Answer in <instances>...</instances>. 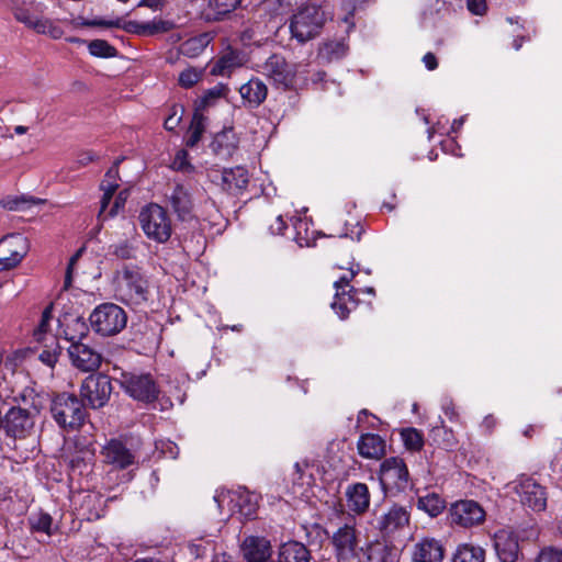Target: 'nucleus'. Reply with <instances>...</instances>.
Wrapping results in <instances>:
<instances>
[{
	"mask_svg": "<svg viewBox=\"0 0 562 562\" xmlns=\"http://www.w3.org/2000/svg\"><path fill=\"white\" fill-rule=\"evenodd\" d=\"M47 394L34 386H25L19 392L18 405L2 415L1 429L13 440H23L34 432L36 419L44 409Z\"/></svg>",
	"mask_w": 562,
	"mask_h": 562,
	"instance_id": "1",
	"label": "nucleus"
},
{
	"mask_svg": "<svg viewBox=\"0 0 562 562\" xmlns=\"http://www.w3.org/2000/svg\"><path fill=\"white\" fill-rule=\"evenodd\" d=\"M261 74L283 91L299 90L306 86L307 78L303 65L289 63L282 55H271L262 65Z\"/></svg>",
	"mask_w": 562,
	"mask_h": 562,
	"instance_id": "2",
	"label": "nucleus"
},
{
	"mask_svg": "<svg viewBox=\"0 0 562 562\" xmlns=\"http://www.w3.org/2000/svg\"><path fill=\"white\" fill-rule=\"evenodd\" d=\"M116 297L134 308L145 306L150 299L148 278L138 267L125 266L117 272Z\"/></svg>",
	"mask_w": 562,
	"mask_h": 562,
	"instance_id": "3",
	"label": "nucleus"
},
{
	"mask_svg": "<svg viewBox=\"0 0 562 562\" xmlns=\"http://www.w3.org/2000/svg\"><path fill=\"white\" fill-rule=\"evenodd\" d=\"M74 325L78 327V334H71L69 329L65 331V339L70 341L68 355L71 364L82 372H93L101 366L102 356L99 351L81 341L88 334L86 322L82 318H78L74 322Z\"/></svg>",
	"mask_w": 562,
	"mask_h": 562,
	"instance_id": "4",
	"label": "nucleus"
},
{
	"mask_svg": "<svg viewBox=\"0 0 562 562\" xmlns=\"http://www.w3.org/2000/svg\"><path fill=\"white\" fill-rule=\"evenodd\" d=\"M50 414L55 423L67 431L78 430L87 417L82 401L69 393L57 394L52 400Z\"/></svg>",
	"mask_w": 562,
	"mask_h": 562,
	"instance_id": "5",
	"label": "nucleus"
},
{
	"mask_svg": "<svg viewBox=\"0 0 562 562\" xmlns=\"http://www.w3.org/2000/svg\"><path fill=\"white\" fill-rule=\"evenodd\" d=\"M325 20V11L319 4H305L292 16L291 34L300 43H305L319 34Z\"/></svg>",
	"mask_w": 562,
	"mask_h": 562,
	"instance_id": "6",
	"label": "nucleus"
},
{
	"mask_svg": "<svg viewBox=\"0 0 562 562\" xmlns=\"http://www.w3.org/2000/svg\"><path fill=\"white\" fill-rule=\"evenodd\" d=\"M91 328L100 336L110 337L122 331L127 324L125 311L114 303L98 305L89 317Z\"/></svg>",
	"mask_w": 562,
	"mask_h": 562,
	"instance_id": "7",
	"label": "nucleus"
},
{
	"mask_svg": "<svg viewBox=\"0 0 562 562\" xmlns=\"http://www.w3.org/2000/svg\"><path fill=\"white\" fill-rule=\"evenodd\" d=\"M138 220L144 234L149 239L165 244L171 237V220L162 206L156 203L146 205L142 209Z\"/></svg>",
	"mask_w": 562,
	"mask_h": 562,
	"instance_id": "8",
	"label": "nucleus"
},
{
	"mask_svg": "<svg viewBox=\"0 0 562 562\" xmlns=\"http://www.w3.org/2000/svg\"><path fill=\"white\" fill-rule=\"evenodd\" d=\"M44 5L41 3L23 1L13 8V15L16 21L23 23L38 34H46L57 40L64 35V31L53 20L44 16L34 15L33 12H43Z\"/></svg>",
	"mask_w": 562,
	"mask_h": 562,
	"instance_id": "9",
	"label": "nucleus"
},
{
	"mask_svg": "<svg viewBox=\"0 0 562 562\" xmlns=\"http://www.w3.org/2000/svg\"><path fill=\"white\" fill-rule=\"evenodd\" d=\"M522 533L519 537L512 529H501L494 533L493 544L501 562H517L520 555L519 540L536 541L539 537V531L533 527L524 529Z\"/></svg>",
	"mask_w": 562,
	"mask_h": 562,
	"instance_id": "10",
	"label": "nucleus"
},
{
	"mask_svg": "<svg viewBox=\"0 0 562 562\" xmlns=\"http://www.w3.org/2000/svg\"><path fill=\"white\" fill-rule=\"evenodd\" d=\"M119 383L132 398L146 404L158 398L159 389L149 373L122 372Z\"/></svg>",
	"mask_w": 562,
	"mask_h": 562,
	"instance_id": "11",
	"label": "nucleus"
},
{
	"mask_svg": "<svg viewBox=\"0 0 562 562\" xmlns=\"http://www.w3.org/2000/svg\"><path fill=\"white\" fill-rule=\"evenodd\" d=\"M379 480L384 492H403L411 486L406 463L402 458L390 457L380 465Z\"/></svg>",
	"mask_w": 562,
	"mask_h": 562,
	"instance_id": "12",
	"label": "nucleus"
},
{
	"mask_svg": "<svg viewBox=\"0 0 562 562\" xmlns=\"http://www.w3.org/2000/svg\"><path fill=\"white\" fill-rule=\"evenodd\" d=\"M112 390V383L108 375L90 374L80 386L81 401L93 409L101 408L109 402Z\"/></svg>",
	"mask_w": 562,
	"mask_h": 562,
	"instance_id": "13",
	"label": "nucleus"
},
{
	"mask_svg": "<svg viewBox=\"0 0 562 562\" xmlns=\"http://www.w3.org/2000/svg\"><path fill=\"white\" fill-rule=\"evenodd\" d=\"M359 533L353 525L345 524L331 537V544L338 562H356L360 549Z\"/></svg>",
	"mask_w": 562,
	"mask_h": 562,
	"instance_id": "14",
	"label": "nucleus"
},
{
	"mask_svg": "<svg viewBox=\"0 0 562 562\" xmlns=\"http://www.w3.org/2000/svg\"><path fill=\"white\" fill-rule=\"evenodd\" d=\"M30 250V241L22 234L5 235L0 239V271L18 267Z\"/></svg>",
	"mask_w": 562,
	"mask_h": 562,
	"instance_id": "15",
	"label": "nucleus"
},
{
	"mask_svg": "<svg viewBox=\"0 0 562 562\" xmlns=\"http://www.w3.org/2000/svg\"><path fill=\"white\" fill-rule=\"evenodd\" d=\"M214 501L220 508L224 502H227L232 514H239L245 518L252 517L257 510L256 495L241 487L236 491H217L214 495Z\"/></svg>",
	"mask_w": 562,
	"mask_h": 562,
	"instance_id": "16",
	"label": "nucleus"
},
{
	"mask_svg": "<svg viewBox=\"0 0 562 562\" xmlns=\"http://www.w3.org/2000/svg\"><path fill=\"white\" fill-rule=\"evenodd\" d=\"M450 517L453 524L468 528L482 524L485 512L477 502L465 499L451 506Z\"/></svg>",
	"mask_w": 562,
	"mask_h": 562,
	"instance_id": "17",
	"label": "nucleus"
},
{
	"mask_svg": "<svg viewBox=\"0 0 562 562\" xmlns=\"http://www.w3.org/2000/svg\"><path fill=\"white\" fill-rule=\"evenodd\" d=\"M522 505L533 512H543L547 507V493L543 486L531 477L521 479L516 487Z\"/></svg>",
	"mask_w": 562,
	"mask_h": 562,
	"instance_id": "18",
	"label": "nucleus"
},
{
	"mask_svg": "<svg viewBox=\"0 0 562 562\" xmlns=\"http://www.w3.org/2000/svg\"><path fill=\"white\" fill-rule=\"evenodd\" d=\"M168 203L179 221H191L199 218L194 213V204L191 193L183 184H177L168 195Z\"/></svg>",
	"mask_w": 562,
	"mask_h": 562,
	"instance_id": "19",
	"label": "nucleus"
},
{
	"mask_svg": "<svg viewBox=\"0 0 562 562\" xmlns=\"http://www.w3.org/2000/svg\"><path fill=\"white\" fill-rule=\"evenodd\" d=\"M240 551L246 562H273L271 560V543L265 537L247 536Z\"/></svg>",
	"mask_w": 562,
	"mask_h": 562,
	"instance_id": "20",
	"label": "nucleus"
},
{
	"mask_svg": "<svg viewBox=\"0 0 562 562\" xmlns=\"http://www.w3.org/2000/svg\"><path fill=\"white\" fill-rule=\"evenodd\" d=\"M411 513L404 506L393 505L387 513L382 515L379 520V529L384 535H392L408 526Z\"/></svg>",
	"mask_w": 562,
	"mask_h": 562,
	"instance_id": "21",
	"label": "nucleus"
},
{
	"mask_svg": "<svg viewBox=\"0 0 562 562\" xmlns=\"http://www.w3.org/2000/svg\"><path fill=\"white\" fill-rule=\"evenodd\" d=\"M102 454L106 463L117 469H126L135 462V456L131 450L122 441L116 439L110 440L103 447Z\"/></svg>",
	"mask_w": 562,
	"mask_h": 562,
	"instance_id": "22",
	"label": "nucleus"
},
{
	"mask_svg": "<svg viewBox=\"0 0 562 562\" xmlns=\"http://www.w3.org/2000/svg\"><path fill=\"white\" fill-rule=\"evenodd\" d=\"M443 547L434 538H423L418 541L413 551V562H442Z\"/></svg>",
	"mask_w": 562,
	"mask_h": 562,
	"instance_id": "23",
	"label": "nucleus"
},
{
	"mask_svg": "<svg viewBox=\"0 0 562 562\" xmlns=\"http://www.w3.org/2000/svg\"><path fill=\"white\" fill-rule=\"evenodd\" d=\"M347 507L355 514H363L370 506V492L364 483H353L347 486L346 492Z\"/></svg>",
	"mask_w": 562,
	"mask_h": 562,
	"instance_id": "24",
	"label": "nucleus"
},
{
	"mask_svg": "<svg viewBox=\"0 0 562 562\" xmlns=\"http://www.w3.org/2000/svg\"><path fill=\"white\" fill-rule=\"evenodd\" d=\"M359 454L366 459H381L385 454V440L375 434L361 435L358 440Z\"/></svg>",
	"mask_w": 562,
	"mask_h": 562,
	"instance_id": "25",
	"label": "nucleus"
},
{
	"mask_svg": "<svg viewBox=\"0 0 562 562\" xmlns=\"http://www.w3.org/2000/svg\"><path fill=\"white\" fill-rule=\"evenodd\" d=\"M249 178L248 172L243 167L224 169L221 175V186L223 190L229 193H238L246 189Z\"/></svg>",
	"mask_w": 562,
	"mask_h": 562,
	"instance_id": "26",
	"label": "nucleus"
},
{
	"mask_svg": "<svg viewBox=\"0 0 562 562\" xmlns=\"http://www.w3.org/2000/svg\"><path fill=\"white\" fill-rule=\"evenodd\" d=\"M238 138L233 128H226L217 133L212 143L211 148L215 155L221 158H229L237 149Z\"/></svg>",
	"mask_w": 562,
	"mask_h": 562,
	"instance_id": "27",
	"label": "nucleus"
},
{
	"mask_svg": "<svg viewBox=\"0 0 562 562\" xmlns=\"http://www.w3.org/2000/svg\"><path fill=\"white\" fill-rule=\"evenodd\" d=\"M239 93L249 105L257 108L267 99L268 88L259 78H251L239 88Z\"/></svg>",
	"mask_w": 562,
	"mask_h": 562,
	"instance_id": "28",
	"label": "nucleus"
},
{
	"mask_svg": "<svg viewBox=\"0 0 562 562\" xmlns=\"http://www.w3.org/2000/svg\"><path fill=\"white\" fill-rule=\"evenodd\" d=\"M307 548L297 541L283 543L279 549L278 562H310Z\"/></svg>",
	"mask_w": 562,
	"mask_h": 562,
	"instance_id": "29",
	"label": "nucleus"
},
{
	"mask_svg": "<svg viewBox=\"0 0 562 562\" xmlns=\"http://www.w3.org/2000/svg\"><path fill=\"white\" fill-rule=\"evenodd\" d=\"M243 65V58L237 50L229 49L224 53L213 65L211 74L214 76L228 77Z\"/></svg>",
	"mask_w": 562,
	"mask_h": 562,
	"instance_id": "30",
	"label": "nucleus"
},
{
	"mask_svg": "<svg viewBox=\"0 0 562 562\" xmlns=\"http://www.w3.org/2000/svg\"><path fill=\"white\" fill-rule=\"evenodd\" d=\"M356 562H393L391 552L386 544L375 541L360 549Z\"/></svg>",
	"mask_w": 562,
	"mask_h": 562,
	"instance_id": "31",
	"label": "nucleus"
},
{
	"mask_svg": "<svg viewBox=\"0 0 562 562\" xmlns=\"http://www.w3.org/2000/svg\"><path fill=\"white\" fill-rule=\"evenodd\" d=\"M356 293L357 290L355 288H350L348 291L336 292L331 303V308L339 316V318H347L351 310L356 308Z\"/></svg>",
	"mask_w": 562,
	"mask_h": 562,
	"instance_id": "32",
	"label": "nucleus"
},
{
	"mask_svg": "<svg viewBox=\"0 0 562 562\" xmlns=\"http://www.w3.org/2000/svg\"><path fill=\"white\" fill-rule=\"evenodd\" d=\"M452 562H485V550L472 543L458 546Z\"/></svg>",
	"mask_w": 562,
	"mask_h": 562,
	"instance_id": "33",
	"label": "nucleus"
},
{
	"mask_svg": "<svg viewBox=\"0 0 562 562\" xmlns=\"http://www.w3.org/2000/svg\"><path fill=\"white\" fill-rule=\"evenodd\" d=\"M211 42V36L207 33H202L196 36L186 40L179 47L183 56L194 58L204 52Z\"/></svg>",
	"mask_w": 562,
	"mask_h": 562,
	"instance_id": "34",
	"label": "nucleus"
},
{
	"mask_svg": "<svg viewBox=\"0 0 562 562\" xmlns=\"http://www.w3.org/2000/svg\"><path fill=\"white\" fill-rule=\"evenodd\" d=\"M417 508L425 512L430 517H437L446 508V502L440 495L428 493L427 495L418 497Z\"/></svg>",
	"mask_w": 562,
	"mask_h": 562,
	"instance_id": "35",
	"label": "nucleus"
},
{
	"mask_svg": "<svg viewBox=\"0 0 562 562\" xmlns=\"http://www.w3.org/2000/svg\"><path fill=\"white\" fill-rule=\"evenodd\" d=\"M207 126V117L202 114V112H194L190 127L188 130V137L186 140V145L188 147H194L201 140L203 133L205 132Z\"/></svg>",
	"mask_w": 562,
	"mask_h": 562,
	"instance_id": "36",
	"label": "nucleus"
},
{
	"mask_svg": "<svg viewBox=\"0 0 562 562\" xmlns=\"http://www.w3.org/2000/svg\"><path fill=\"white\" fill-rule=\"evenodd\" d=\"M228 92V88L224 83H218L213 88L206 90L199 100L196 111L202 112L203 110L212 106L218 101L221 98L225 97Z\"/></svg>",
	"mask_w": 562,
	"mask_h": 562,
	"instance_id": "37",
	"label": "nucleus"
},
{
	"mask_svg": "<svg viewBox=\"0 0 562 562\" xmlns=\"http://www.w3.org/2000/svg\"><path fill=\"white\" fill-rule=\"evenodd\" d=\"M87 24L93 25V26H103V27H117V29H122V30L126 31L127 33L139 35V22L125 21L122 18H116L114 20H103V19L93 20Z\"/></svg>",
	"mask_w": 562,
	"mask_h": 562,
	"instance_id": "38",
	"label": "nucleus"
},
{
	"mask_svg": "<svg viewBox=\"0 0 562 562\" xmlns=\"http://www.w3.org/2000/svg\"><path fill=\"white\" fill-rule=\"evenodd\" d=\"M401 438L403 440L404 447L409 451H420L424 447L423 432L416 428H404L401 431Z\"/></svg>",
	"mask_w": 562,
	"mask_h": 562,
	"instance_id": "39",
	"label": "nucleus"
},
{
	"mask_svg": "<svg viewBox=\"0 0 562 562\" xmlns=\"http://www.w3.org/2000/svg\"><path fill=\"white\" fill-rule=\"evenodd\" d=\"M88 50L92 56L111 58L116 56L117 50L104 40H93L88 44Z\"/></svg>",
	"mask_w": 562,
	"mask_h": 562,
	"instance_id": "40",
	"label": "nucleus"
},
{
	"mask_svg": "<svg viewBox=\"0 0 562 562\" xmlns=\"http://www.w3.org/2000/svg\"><path fill=\"white\" fill-rule=\"evenodd\" d=\"M239 3L240 0H209V8L213 11V19L220 20L232 12Z\"/></svg>",
	"mask_w": 562,
	"mask_h": 562,
	"instance_id": "41",
	"label": "nucleus"
},
{
	"mask_svg": "<svg viewBox=\"0 0 562 562\" xmlns=\"http://www.w3.org/2000/svg\"><path fill=\"white\" fill-rule=\"evenodd\" d=\"M30 524L33 530L44 532L47 536L53 535V518L46 513H40L38 515L30 518Z\"/></svg>",
	"mask_w": 562,
	"mask_h": 562,
	"instance_id": "42",
	"label": "nucleus"
},
{
	"mask_svg": "<svg viewBox=\"0 0 562 562\" xmlns=\"http://www.w3.org/2000/svg\"><path fill=\"white\" fill-rule=\"evenodd\" d=\"M60 355V348L58 346V342L55 337L50 338V345L46 346V349H44L40 355L38 359L46 364L49 368H53Z\"/></svg>",
	"mask_w": 562,
	"mask_h": 562,
	"instance_id": "43",
	"label": "nucleus"
},
{
	"mask_svg": "<svg viewBox=\"0 0 562 562\" xmlns=\"http://www.w3.org/2000/svg\"><path fill=\"white\" fill-rule=\"evenodd\" d=\"M202 76H203V69L189 67L180 72L179 85L186 89L191 88L200 81Z\"/></svg>",
	"mask_w": 562,
	"mask_h": 562,
	"instance_id": "44",
	"label": "nucleus"
},
{
	"mask_svg": "<svg viewBox=\"0 0 562 562\" xmlns=\"http://www.w3.org/2000/svg\"><path fill=\"white\" fill-rule=\"evenodd\" d=\"M371 0H341V8L345 11V16L342 18V21L351 26H353L352 23V16L353 13L358 10L363 8L364 4L369 3Z\"/></svg>",
	"mask_w": 562,
	"mask_h": 562,
	"instance_id": "45",
	"label": "nucleus"
},
{
	"mask_svg": "<svg viewBox=\"0 0 562 562\" xmlns=\"http://www.w3.org/2000/svg\"><path fill=\"white\" fill-rule=\"evenodd\" d=\"M293 226L295 229V235H294L293 239L296 241V244L300 247L310 246L311 238L308 236L307 223L301 218H295L293 221Z\"/></svg>",
	"mask_w": 562,
	"mask_h": 562,
	"instance_id": "46",
	"label": "nucleus"
},
{
	"mask_svg": "<svg viewBox=\"0 0 562 562\" xmlns=\"http://www.w3.org/2000/svg\"><path fill=\"white\" fill-rule=\"evenodd\" d=\"M53 318V308L47 306L44 308L38 326L34 329L33 336L37 341H41L48 330L49 322Z\"/></svg>",
	"mask_w": 562,
	"mask_h": 562,
	"instance_id": "47",
	"label": "nucleus"
},
{
	"mask_svg": "<svg viewBox=\"0 0 562 562\" xmlns=\"http://www.w3.org/2000/svg\"><path fill=\"white\" fill-rule=\"evenodd\" d=\"M172 168L183 172L193 170V166L189 162V154L187 150L180 149L177 151L172 161Z\"/></svg>",
	"mask_w": 562,
	"mask_h": 562,
	"instance_id": "48",
	"label": "nucleus"
},
{
	"mask_svg": "<svg viewBox=\"0 0 562 562\" xmlns=\"http://www.w3.org/2000/svg\"><path fill=\"white\" fill-rule=\"evenodd\" d=\"M535 562H562V550L546 547L539 552Z\"/></svg>",
	"mask_w": 562,
	"mask_h": 562,
	"instance_id": "49",
	"label": "nucleus"
},
{
	"mask_svg": "<svg viewBox=\"0 0 562 562\" xmlns=\"http://www.w3.org/2000/svg\"><path fill=\"white\" fill-rule=\"evenodd\" d=\"M110 251L120 259H131L134 256V249L127 241L111 245Z\"/></svg>",
	"mask_w": 562,
	"mask_h": 562,
	"instance_id": "50",
	"label": "nucleus"
},
{
	"mask_svg": "<svg viewBox=\"0 0 562 562\" xmlns=\"http://www.w3.org/2000/svg\"><path fill=\"white\" fill-rule=\"evenodd\" d=\"M171 114L165 120L164 126L167 131H173L181 122L183 109L179 105L172 106Z\"/></svg>",
	"mask_w": 562,
	"mask_h": 562,
	"instance_id": "51",
	"label": "nucleus"
},
{
	"mask_svg": "<svg viewBox=\"0 0 562 562\" xmlns=\"http://www.w3.org/2000/svg\"><path fill=\"white\" fill-rule=\"evenodd\" d=\"M213 550V543L211 540H199V542H192L189 546V550L191 554H193L195 558H202L206 554L207 550Z\"/></svg>",
	"mask_w": 562,
	"mask_h": 562,
	"instance_id": "52",
	"label": "nucleus"
},
{
	"mask_svg": "<svg viewBox=\"0 0 562 562\" xmlns=\"http://www.w3.org/2000/svg\"><path fill=\"white\" fill-rule=\"evenodd\" d=\"M19 392L15 391L8 382L0 383V400L3 403L12 401L18 404Z\"/></svg>",
	"mask_w": 562,
	"mask_h": 562,
	"instance_id": "53",
	"label": "nucleus"
},
{
	"mask_svg": "<svg viewBox=\"0 0 562 562\" xmlns=\"http://www.w3.org/2000/svg\"><path fill=\"white\" fill-rule=\"evenodd\" d=\"M175 24L171 21L154 19L150 21L151 36L159 33H167L172 30Z\"/></svg>",
	"mask_w": 562,
	"mask_h": 562,
	"instance_id": "54",
	"label": "nucleus"
},
{
	"mask_svg": "<svg viewBox=\"0 0 562 562\" xmlns=\"http://www.w3.org/2000/svg\"><path fill=\"white\" fill-rule=\"evenodd\" d=\"M467 4L469 11L475 15L484 14L487 8L485 0H468Z\"/></svg>",
	"mask_w": 562,
	"mask_h": 562,
	"instance_id": "55",
	"label": "nucleus"
},
{
	"mask_svg": "<svg viewBox=\"0 0 562 562\" xmlns=\"http://www.w3.org/2000/svg\"><path fill=\"white\" fill-rule=\"evenodd\" d=\"M355 276H356V272L353 270H351L350 276H342L339 280H337L334 284L336 292L347 291L346 290L347 288L350 289L351 286L349 285V283L353 279Z\"/></svg>",
	"mask_w": 562,
	"mask_h": 562,
	"instance_id": "56",
	"label": "nucleus"
},
{
	"mask_svg": "<svg viewBox=\"0 0 562 562\" xmlns=\"http://www.w3.org/2000/svg\"><path fill=\"white\" fill-rule=\"evenodd\" d=\"M355 276H356V272L353 270H351L350 276H342L339 280H337L334 284L336 292L347 291L346 290L347 288L350 289L351 286L349 285V283L353 279Z\"/></svg>",
	"mask_w": 562,
	"mask_h": 562,
	"instance_id": "57",
	"label": "nucleus"
},
{
	"mask_svg": "<svg viewBox=\"0 0 562 562\" xmlns=\"http://www.w3.org/2000/svg\"><path fill=\"white\" fill-rule=\"evenodd\" d=\"M30 200H26L24 196L21 198H14V199H7L3 202V206L10 211H16L21 207L22 204L29 202Z\"/></svg>",
	"mask_w": 562,
	"mask_h": 562,
	"instance_id": "58",
	"label": "nucleus"
},
{
	"mask_svg": "<svg viewBox=\"0 0 562 562\" xmlns=\"http://www.w3.org/2000/svg\"><path fill=\"white\" fill-rule=\"evenodd\" d=\"M285 228H286V224H285L282 215H278L274 223L271 224L269 227L272 235H282Z\"/></svg>",
	"mask_w": 562,
	"mask_h": 562,
	"instance_id": "59",
	"label": "nucleus"
},
{
	"mask_svg": "<svg viewBox=\"0 0 562 562\" xmlns=\"http://www.w3.org/2000/svg\"><path fill=\"white\" fill-rule=\"evenodd\" d=\"M442 409H443L445 415L448 416V418L451 422H454L458 419V413H457L456 406L452 403V401H446L442 405Z\"/></svg>",
	"mask_w": 562,
	"mask_h": 562,
	"instance_id": "60",
	"label": "nucleus"
},
{
	"mask_svg": "<svg viewBox=\"0 0 562 562\" xmlns=\"http://www.w3.org/2000/svg\"><path fill=\"white\" fill-rule=\"evenodd\" d=\"M423 63L428 70H435L438 67L437 57L430 52L424 55Z\"/></svg>",
	"mask_w": 562,
	"mask_h": 562,
	"instance_id": "61",
	"label": "nucleus"
},
{
	"mask_svg": "<svg viewBox=\"0 0 562 562\" xmlns=\"http://www.w3.org/2000/svg\"><path fill=\"white\" fill-rule=\"evenodd\" d=\"M326 50L336 54V57L339 58L345 55V45L342 43H330L326 45Z\"/></svg>",
	"mask_w": 562,
	"mask_h": 562,
	"instance_id": "62",
	"label": "nucleus"
},
{
	"mask_svg": "<svg viewBox=\"0 0 562 562\" xmlns=\"http://www.w3.org/2000/svg\"><path fill=\"white\" fill-rule=\"evenodd\" d=\"M81 251L82 250H78L71 258H70V261L68 263V267H67V273H66V278H65V286H68L71 282V269H72V266L75 265V262L78 260V258L80 257L81 255Z\"/></svg>",
	"mask_w": 562,
	"mask_h": 562,
	"instance_id": "63",
	"label": "nucleus"
},
{
	"mask_svg": "<svg viewBox=\"0 0 562 562\" xmlns=\"http://www.w3.org/2000/svg\"><path fill=\"white\" fill-rule=\"evenodd\" d=\"M119 184L116 181H105L103 180L102 183H101V190L103 192H106V193H111V194H114V192L116 191Z\"/></svg>",
	"mask_w": 562,
	"mask_h": 562,
	"instance_id": "64",
	"label": "nucleus"
}]
</instances>
